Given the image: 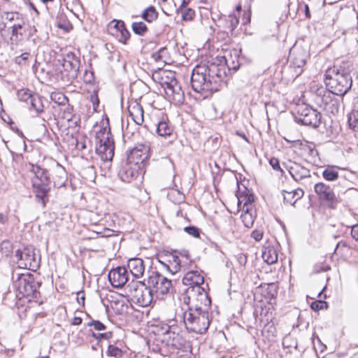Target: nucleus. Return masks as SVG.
<instances>
[{
	"mask_svg": "<svg viewBox=\"0 0 358 358\" xmlns=\"http://www.w3.org/2000/svg\"><path fill=\"white\" fill-rule=\"evenodd\" d=\"M352 65L349 62L329 68L324 74V83L328 90L313 82L309 93L313 101L328 113H338L340 102L335 95L343 96L352 86Z\"/></svg>",
	"mask_w": 358,
	"mask_h": 358,
	"instance_id": "f257e3e1",
	"label": "nucleus"
},
{
	"mask_svg": "<svg viewBox=\"0 0 358 358\" xmlns=\"http://www.w3.org/2000/svg\"><path fill=\"white\" fill-rule=\"evenodd\" d=\"M224 77V70L215 64L198 65L192 70V87L194 92L208 97L220 90Z\"/></svg>",
	"mask_w": 358,
	"mask_h": 358,
	"instance_id": "f03ea898",
	"label": "nucleus"
},
{
	"mask_svg": "<svg viewBox=\"0 0 358 358\" xmlns=\"http://www.w3.org/2000/svg\"><path fill=\"white\" fill-rule=\"evenodd\" d=\"M184 324L189 331L202 334L206 331L210 324L209 314L199 304L193 308L189 307L183 313Z\"/></svg>",
	"mask_w": 358,
	"mask_h": 358,
	"instance_id": "7ed1b4c3",
	"label": "nucleus"
},
{
	"mask_svg": "<svg viewBox=\"0 0 358 358\" xmlns=\"http://www.w3.org/2000/svg\"><path fill=\"white\" fill-rule=\"evenodd\" d=\"M96 152L103 161L112 160L114 155V142L111 137L108 122L103 123L96 131Z\"/></svg>",
	"mask_w": 358,
	"mask_h": 358,
	"instance_id": "20e7f679",
	"label": "nucleus"
},
{
	"mask_svg": "<svg viewBox=\"0 0 358 358\" xmlns=\"http://www.w3.org/2000/svg\"><path fill=\"white\" fill-rule=\"evenodd\" d=\"M29 170L34 175L31 178V182L36 193V197L38 201L44 207L48 193L50 189V178L47 170L42 169L38 165L30 164Z\"/></svg>",
	"mask_w": 358,
	"mask_h": 358,
	"instance_id": "39448f33",
	"label": "nucleus"
},
{
	"mask_svg": "<svg viewBox=\"0 0 358 358\" xmlns=\"http://www.w3.org/2000/svg\"><path fill=\"white\" fill-rule=\"evenodd\" d=\"M127 295L131 296L139 306H150L155 297L149 285L142 281L131 280L125 287Z\"/></svg>",
	"mask_w": 358,
	"mask_h": 358,
	"instance_id": "423d86ee",
	"label": "nucleus"
},
{
	"mask_svg": "<svg viewBox=\"0 0 358 358\" xmlns=\"http://www.w3.org/2000/svg\"><path fill=\"white\" fill-rule=\"evenodd\" d=\"M321 117L320 113L305 103L297 104L296 107L294 119L298 123L316 128L321 122Z\"/></svg>",
	"mask_w": 358,
	"mask_h": 358,
	"instance_id": "0eeeda50",
	"label": "nucleus"
},
{
	"mask_svg": "<svg viewBox=\"0 0 358 358\" xmlns=\"http://www.w3.org/2000/svg\"><path fill=\"white\" fill-rule=\"evenodd\" d=\"M155 296L162 299L171 288V281L157 271H152L147 280Z\"/></svg>",
	"mask_w": 358,
	"mask_h": 358,
	"instance_id": "6e6552de",
	"label": "nucleus"
},
{
	"mask_svg": "<svg viewBox=\"0 0 358 358\" xmlns=\"http://www.w3.org/2000/svg\"><path fill=\"white\" fill-rule=\"evenodd\" d=\"M79 61L73 54H67L59 69L60 78L64 84L71 83L78 76Z\"/></svg>",
	"mask_w": 358,
	"mask_h": 358,
	"instance_id": "1a4fd4ad",
	"label": "nucleus"
},
{
	"mask_svg": "<svg viewBox=\"0 0 358 358\" xmlns=\"http://www.w3.org/2000/svg\"><path fill=\"white\" fill-rule=\"evenodd\" d=\"M162 341L168 346L174 349H182L185 347L186 340L180 334L177 326L165 325L162 327Z\"/></svg>",
	"mask_w": 358,
	"mask_h": 358,
	"instance_id": "9d476101",
	"label": "nucleus"
},
{
	"mask_svg": "<svg viewBox=\"0 0 358 358\" xmlns=\"http://www.w3.org/2000/svg\"><path fill=\"white\" fill-rule=\"evenodd\" d=\"M15 287L22 297H36L39 284L31 275H22L15 282Z\"/></svg>",
	"mask_w": 358,
	"mask_h": 358,
	"instance_id": "9b49d317",
	"label": "nucleus"
},
{
	"mask_svg": "<svg viewBox=\"0 0 358 358\" xmlns=\"http://www.w3.org/2000/svg\"><path fill=\"white\" fill-rule=\"evenodd\" d=\"M16 256L19 257L18 264L21 268L35 271L39 266V261L32 248H25L22 251L18 250Z\"/></svg>",
	"mask_w": 358,
	"mask_h": 358,
	"instance_id": "f8f14e48",
	"label": "nucleus"
},
{
	"mask_svg": "<svg viewBox=\"0 0 358 358\" xmlns=\"http://www.w3.org/2000/svg\"><path fill=\"white\" fill-rule=\"evenodd\" d=\"M186 293L189 300L195 301L196 302V304H199V306L202 307L203 310L208 311L211 300L203 287L201 286L188 287L186 289Z\"/></svg>",
	"mask_w": 358,
	"mask_h": 358,
	"instance_id": "ddd939ff",
	"label": "nucleus"
},
{
	"mask_svg": "<svg viewBox=\"0 0 358 358\" xmlns=\"http://www.w3.org/2000/svg\"><path fill=\"white\" fill-rule=\"evenodd\" d=\"M184 271L185 272L182 278L184 285L189 286V287L203 285L204 278L201 274V271L194 263H190L189 266L186 268V271Z\"/></svg>",
	"mask_w": 358,
	"mask_h": 358,
	"instance_id": "4468645a",
	"label": "nucleus"
},
{
	"mask_svg": "<svg viewBox=\"0 0 358 358\" xmlns=\"http://www.w3.org/2000/svg\"><path fill=\"white\" fill-rule=\"evenodd\" d=\"M18 99L31 105V108L35 110L38 113L43 111V104L41 97L32 93L28 89H22L17 92Z\"/></svg>",
	"mask_w": 358,
	"mask_h": 358,
	"instance_id": "2eb2a0df",
	"label": "nucleus"
},
{
	"mask_svg": "<svg viewBox=\"0 0 358 358\" xmlns=\"http://www.w3.org/2000/svg\"><path fill=\"white\" fill-rule=\"evenodd\" d=\"M129 272L125 267L118 266L110 271L108 278L113 287L121 288L129 282Z\"/></svg>",
	"mask_w": 358,
	"mask_h": 358,
	"instance_id": "dca6fc26",
	"label": "nucleus"
},
{
	"mask_svg": "<svg viewBox=\"0 0 358 358\" xmlns=\"http://www.w3.org/2000/svg\"><path fill=\"white\" fill-rule=\"evenodd\" d=\"M108 31L122 43H125L130 37V33L122 20H112L108 25Z\"/></svg>",
	"mask_w": 358,
	"mask_h": 358,
	"instance_id": "f3484780",
	"label": "nucleus"
},
{
	"mask_svg": "<svg viewBox=\"0 0 358 358\" xmlns=\"http://www.w3.org/2000/svg\"><path fill=\"white\" fill-rule=\"evenodd\" d=\"M139 170V166L132 165V164L125 160L121 163L118 171V176L121 180L126 182H131L134 178L138 177Z\"/></svg>",
	"mask_w": 358,
	"mask_h": 358,
	"instance_id": "a211bd4d",
	"label": "nucleus"
},
{
	"mask_svg": "<svg viewBox=\"0 0 358 358\" xmlns=\"http://www.w3.org/2000/svg\"><path fill=\"white\" fill-rule=\"evenodd\" d=\"M314 189L320 200L328 202L331 206L338 202L334 190L329 185L318 182L315 185Z\"/></svg>",
	"mask_w": 358,
	"mask_h": 358,
	"instance_id": "6ab92c4d",
	"label": "nucleus"
},
{
	"mask_svg": "<svg viewBox=\"0 0 358 358\" xmlns=\"http://www.w3.org/2000/svg\"><path fill=\"white\" fill-rule=\"evenodd\" d=\"M167 98L176 105H181L185 100L184 92L178 81H172L164 90Z\"/></svg>",
	"mask_w": 358,
	"mask_h": 358,
	"instance_id": "aec40b11",
	"label": "nucleus"
},
{
	"mask_svg": "<svg viewBox=\"0 0 358 358\" xmlns=\"http://www.w3.org/2000/svg\"><path fill=\"white\" fill-rule=\"evenodd\" d=\"M290 59V66L294 69V71L296 76H299L303 71V67L304 66L307 54L303 50H294L289 55Z\"/></svg>",
	"mask_w": 358,
	"mask_h": 358,
	"instance_id": "412c9836",
	"label": "nucleus"
},
{
	"mask_svg": "<svg viewBox=\"0 0 358 358\" xmlns=\"http://www.w3.org/2000/svg\"><path fill=\"white\" fill-rule=\"evenodd\" d=\"M148 149L145 146H141V148H134L130 150L127 155V161L132 164V165H136L139 166L141 169V165L148 159Z\"/></svg>",
	"mask_w": 358,
	"mask_h": 358,
	"instance_id": "4be33fe9",
	"label": "nucleus"
},
{
	"mask_svg": "<svg viewBox=\"0 0 358 358\" xmlns=\"http://www.w3.org/2000/svg\"><path fill=\"white\" fill-rule=\"evenodd\" d=\"M288 171L296 181L310 176L309 170L296 162L291 163L288 167Z\"/></svg>",
	"mask_w": 358,
	"mask_h": 358,
	"instance_id": "5701e85b",
	"label": "nucleus"
},
{
	"mask_svg": "<svg viewBox=\"0 0 358 358\" xmlns=\"http://www.w3.org/2000/svg\"><path fill=\"white\" fill-rule=\"evenodd\" d=\"M129 116L137 125L144 122L143 107L137 102H132L128 106Z\"/></svg>",
	"mask_w": 358,
	"mask_h": 358,
	"instance_id": "b1692460",
	"label": "nucleus"
},
{
	"mask_svg": "<svg viewBox=\"0 0 358 358\" xmlns=\"http://www.w3.org/2000/svg\"><path fill=\"white\" fill-rule=\"evenodd\" d=\"M127 267L131 275L136 278L141 277L145 271L143 261L140 258H132L129 259Z\"/></svg>",
	"mask_w": 358,
	"mask_h": 358,
	"instance_id": "393cba45",
	"label": "nucleus"
},
{
	"mask_svg": "<svg viewBox=\"0 0 358 358\" xmlns=\"http://www.w3.org/2000/svg\"><path fill=\"white\" fill-rule=\"evenodd\" d=\"M52 176L55 185L62 186L64 184L66 178V171L64 168L58 163L54 165Z\"/></svg>",
	"mask_w": 358,
	"mask_h": 358,
	"instance_id": "a878e982",
	"label": "nucleus"
},
{
	"mask_svg": "<svg viewBox=\"0 0 358 358\" xmlns=\"http://www.w3.org/2000/svg\"><path fill=\"white\" fill-rule=\"evenodd\" d=\"M173 262L176 264V268L183 269V271H186V268L189 266L190 263H192V261L189 262V253L185 250L180 253V257L173 256Z\"/></svg>",
	"mask_w": 358,
	"mask_h": 358,
	"instance_id": "bb28decb",
	"label": "nucleus"
},
{
	"mask_svg": "<svg viewBox=\"0 0 358 358\" xmlns=\"http://www.w3.org/2000/svg\"><path fill=\"white\" fill-rule=\"evenodd\" d=\"M303 194V191L301 189L292 190L290 192L282 191L284 201L290 205H294L297 200L302 197Z\"/></svg>",
	"mask_w": 358,
	"mask_h": 358,
	"instance_id": "cd10ccee",
	"label": "nucleus"
},
{
	"mask_svg": "<svg viewBox=\"0 0 358 358\" xmlns=\"http://www.w3.org/2000/svg\"><path fill=\"white\" fill-rule=\"evenodd\" d=\"M262 258L268 264H273L278 261V253L273 247H266L262 252Z\"/></svg>",
	"mask_w": 358,
	"mask_h": 358,
	"instance_id": "c85d7f7f",
	"label": "nucleus"
},
{
	"mask_svg": "<svg viewBox=\"0 0 358 358\" xmlns=\"http://www.w3.org/2000/svg\"><path fill=\"white\" fill-rule=\"evenodd\" d=\"M158 12L153 6L146 8L141 14V17L148 22H152L158 18Z\"/></svg>",
	"mask_w": 358,
	"mask_h": 358,
	"instance_id": "c756f323",
	"label": "nucleus"
},
{
	"mask_svg": "<svg viewBox=\"0 0 358 358\" xmlns=\"http://www.w3.org/2000/svg\"><path fill=\"white\" fill-rule=\"evenodd\" d=\"M156 131L159 136L166 137L172 134L173 129L167 122L161 120L157 124Z\"/></svg>",
	"mask_w": 358,
	"mask_h": 358,
	"instance_id": "7c9ffc66",
	"label": "nucleus"
},
{
	"mask_svg": "<svg viewBox=\"0 0 358 358\" xmlns=\"http://www.w3.org/2000/svg\"><path fill=\"white\" fill-rule=\"evenodd\" d=\"M245 207V209L243 208V213L241 214V217L244 225L247 228H250L253 225L255 220L254 216L252 215V209L250 208L248 205L246 206Z\"/></svg>",
	"mask_w": 358,
	"mask_h": 358,
	"instance_id": "2f4dec72",
	"label": "nucleus"
},
{
	"mask_svg": "<svg viewBox=\"0 0 358 358\" xmlns=\"http://www.w3.org/2000/svg\"><path fill=\"white\" fill-rule=\"evenodd\" d=\"M234 58L233 57L231 53L229 55L225 56V63L228 66L229 69L238 70L239 68V62L238 59V54L237 51L234 50Z\"/></svg>",
	"mask_w": 358,
	"mask_h": 358,
	"instance_id": "473e14b6",
	"label": "nucleus"
},
{
	"mask_svg": "<svg viewBox=\"0 0 358 358\" xmlns=\"http://www.w3.org/2000/svg\"><path fill=\"white\" fill-rule=\"evenodd\" d=\"M172 81H177L175 77V73L173 71H163L160 83L164 90Z\"/></svg>",
	"mask_w": 358,
	"mask_h": 358,
	"instance_id": "72a5a7b5",
	"label": "nucleus"
},
{
	"mask_svg": "<svg viewBox=\"0 0 358 358\" xmlns=\"http://www.w3.org/2000/svg\"><path fill=\"white\" fill-rule=\"evenodd\" d=\"M131 29L134 34L144 36L148 31V27L143 22H134L131 24Z\"/></svg>",
	"mask_w": 358,
	"mask_h": 358,
	"instance_id": "f704fd0d",
	"label": "nucleus"
},
{
	"mask_svg": "<svg viewBox=\"0 0 358 358\" xmlns=\"http://www.w3.org/2000/svg\"><path fill=\"white\" fill-rule=\"evenodd\" d=\"M322 176L328 181H335L338 178V173L334 167H327L322 171Z\"/></svg>",
	"mask_w": 358,
	"mask_h": 358,
	"instance_id": "c9c22d12",
	"label": "nucleus"
},
{
	"mask_svg": "<svg viewBox=\"0 0 358 358\" xmlns=\"http://www.w3.org/2000/svg\"><path fill=\"white\" fill-rule=\"evenodd\" d=\"M50 99L52 101L61 106L65 105L68 101L66 96L63 93L59 92H52L50 94Z\"/></svg>",
	"mask_w": 358,
	"mask_h": 358,
	"instance_id": "e433bc0d",
	"label": "nucleus"
},
{
	"mask_svg": "<svg viewBox=\"0 0 358 358\" xmlns=\"http://www.w3.org/2000/svg\"><path fill=\"white\" fill-rule=\"evenodd\" d=\"M1 18L3 21L10 22L13 24L21 18V15L17 12H3L1 15Z\"/></svg>",
	"mask_w": 358,
	"mask_h": 358,
	"instance_id": "4c0bfd02",
	"label": "nucleus"
},
{
	"mask_svg": "<svg viewBox=\"0 0 358 358\" xmlns=\"http://www.w3.org/2000/svg\"><path fill=\"white\" fill-rule=\"evenodd\" d=\"M177 12L181 13L182 19L184 21L192 20L194 18V17L195 16L194 10L190 8H179L177 10Z\"/></svg>",
	"mask_w": 358,
	"mask_h": 358,
	"instance_id": "58836bf2",
	"label": "nucleus"
},
{
	"mask_svg": "<svg viewBox=\"0 0 358 358\" xmlns=\"http://www.w3.org/2000/svg\"><path fill=\"white\" fill-rule=\"evenodd\" d=\"M239 23L238 17L235 14H230L226 19V26L231 31H234Z\"/></svg>",
	"mask_w": 358,
	"mask_h": 358,
	"instance_id": "ea45409f",
	"label": "nucleus"
},
{
	"mask_svg": "<svg viewBox=\"0 0 358 358\" xmlns=\"http://www.w3.org/2000/svg\"><path fill=\"white\" fill-rule=\"evenodd\" d=\"M253 201L254 198L252 195H246L244 196L238 197V207L240 208L241 203H243V208L245 209V206L248 205L249 208L252 209Z\"/></svg>",
	"mask_w": 358,
	"mask_h": 358,
	"instance_id": "a19ab883",
	"label": "nucleus"
},
{
	"mask_svg": "<svg viewBox=\"0 0 358 358\" xmlns=\"http://www.w3.org/2000/svg\"><path fill=\"white\" fill-rule=\"evenodd\" d=\"M107 355L111 357L120 358L122 356V351L119 348L109 345L107 350Z\"/></svg>",
	"mask_w": 358,
	"mask_h": 358,
	"instance_id": "79ce46f5",
	"label": "nucleus"
},
{
	"mask_svg": "<svg viewBox=\"0 0 358 358\" xmlns=\"http://www.w3.org/2000/svg\"><path fill=\"white\" fill-rule=\"evenodd\" d=\"M349 124L355 131H358V110L354 111L349 117Z\"/></svg>",
	"mask_w": 358,
	"mask_h": 358,
	"instance_id": "37998d69",
	"label": "nucleus"
},
{
	"mask_svg": "<svg viewBox=\"0 0 358 358\" xmlns=\"http://www.w3.org/2000/svg\"><path fill=\"white\" fill-rule=\"evenodd\" d=\"M23 24H24V21L22 17L20 19H19L16 22L11 24L12 34L13 36L17 35L18 30L22 29Z\"/></svg>",
	"mask_w": 358,
	"mask_h": 358,
	"instance_id": "c03bdc74",
	"label": "nucleus"
},
{
	"mask_svg": "<svg viewBox=\"0 0 358 358\" xmlns=\"http://www.w3.org/2000/svg\"><path fill=\"white\" fill-rule=\"evenodd\" d=\"M185 231L193 237L197 238L199 236L200 230L199 228L193 226L186 227L184 229Z\"/></svg>",
	"mask_w": 358,
	"mask_h": 358,
	"instance_id": "a18cd8bd",
	"label": "nucleus"
},
{
	"mask_svg": "<svg viewBox=\"0 0 358 358\" xmlns=\"http://www.w3.org/2000/svg\"><path fill=\"white\" fill-rule=\"evenodd\" d=\"M310 307L313 310L317 311L327 307V303L321 300L316 301L311 303Z\"/></svg>",
	"mask_w": 358,
	"mask_h": 358,
	"instance_id": "49530a36",
	"label": "nucleus"
},
{
	"mask_svg": "<svg viewBox=\"0 0 358 358\" xmlns=\"http://www.w3.org/2000/svg\"><path fill=\"white\" fill-rule=\"evenodd\" d=\"M348 248L349 247L345 241H340L339 243H338L334 252L338 254H343L345 252V250H348Z\"/></svg>",
	"mask_w": 358,
	"mask_h": 358,
	"instance_id": "de8ad7c7",
	"label": "nucleus"
},
{
	"mask_svg": "<svg viewBox=\"0 0 358 358\" xmlns=\"http://www.w3.org/2000/svg\"><path fill=\"white\" fill-rule=\"evenodd\" d=\"M89 327H94L96 331H103L106 329V326L99 320H93L88 322Z\"/></svg>",
	"mask_w": 358,
	"mask_h": 358,
	"instance_id": "09e8293b",
	"label": "nucleus"
},
{
	"mask_svg": "<svg viewBox=\"0 0 358 358\" xmlns=\"http://www.w3.org/2000/svg\"><path fill=\"white\" fill-rule=\"evenodd\" d=\"M270 165L275 171L280 170L279 160L277 158L273 157L269 161Z\"/></svg>",
	"mask_w": 358,
	"mask_h": 358,
	"instance_id": "8fccbe9b",
	"label": "nucleus"
},
{
	"mask_svg": "<svg viewBox=\"0 0 358 358\" xmlns=\"http://www.w3.org/2000/svg\"><path fill=\"white\" fill-rule=\"evenodd\" d=\"M251 237L253 238L255 241H259L263 238V232L259 230H255L252 232Z\"/></svg>",
	"mask_w": 358,
	"mask_h": 358,
	"instance_id": "3c124183",
	"label": "nucleus"
},
{
	"mask_svg": "<svg viewBox=\"0 0 358 358\" xmlns=\"http://www.w3.org/2000/svg\"><path fill=\"white\" fill-rule=\"evenodd\" d=\"M29 57V53L28 52H24V53H22L20 57H17L16 58V62L18 63L19 64H22L24 62H26V60L28 59Z\"/></svg>",
	"mask_w": 358,
	"mask_h": 358,
	"instance_id": "603ef678",
	"label": "nucleus"
},
{
	"mask_svg": "<svg viewBox=\"0 0 358 358\" xmlns=\"http://www.w3.org/2000/svg\"><path fill=\"white\" fill-rule=\"evenodd\" d=\"M351 235L354 239L358 241V224L352 227Z\"/></svg>",
	"mask_w": 358,
	"mask_h": 358,
	"instance_id": "864d4df0",
	"label": "nucleus"
},
{
	"mask_svg": "<svg viewBox=\"0 0 358 358\" xmlns=\"http://www.w3.org/2000/svg\"><path fill=\"white\" fill-rule=\"evenodd\" d=\"M97 234H100L101 237H110L112 236V231L109 229H104L103 231H96Z\"/></svg>",
	"mask_w": 358,
	"mask_h": 358,
	"instance_id": "5fc2aeb1",
	"label": "nucleus"
},
{
	"mask_svg": "<svg viewBox=\"0 0 358 358\" xmlns=\"http://www.w3.org/2000/svg\"><path fill=\"white\" fill-rule=\"evenodd\" d=\"M77 301L80 305L83 306L85 303V296L83 292L77 293Z\"/></svg>",
	"mask_w": 358,
	"mask_h": 358,
	"instance_id": "6e6d98bb",
	"label": "nucleus"
},
{
	"mask_svg": "<svg viewBox=\"0 0 358 358\" xmlns=\"http://www.w3.org/2000/svg\"><path fill=\"white\" fill-rule=\"evenodd\" d=\"M91 100L93 104V107L96 110V108L99 106V103L97 94L92 95L91 96Z\"/></svg>",
	"mask_w": 358,
	"mask_h": 358,
	"instance_id": "4d7b16f0",
	"label": "nucleus"
},
{
	"mask_svg": "<svg viewBox=\"0 0 358 358\" xmlns=\"http://www.w3.org/2000/svg\"><path fill=\"white\" fill-rule=\"evenodd\" d=\"M92 336L96 338V339H107L108 338V334L105 333V334H95V333H93L92 334Z\"/></svg>",
	"mask_w": 358,
	"mask_h": 358,
	"instance_id": "13d9d810",
	"label": "nucleus"
},
{
	"mask_svg": "<svg viewBox=\"0 0 358 358\" xmlns=\"http://www.w3.org/2000/svg\"><path fill=\"white\" fill-rule=\"evenodd\" d=\"M173 194H176L178 195V201H180L183 200L184 196L179 191H172L168 194V196H171Z\"/></svg>",
	"mask_w": 358,
	"mask_h": 358,
	"instance_id": "bf43d9fd",
	"label": "nucleus"
},
{
	"mask_svg": "<svg viewBox=\"0 0 358 358\" xmlns=\"http://www.w3.org/2000/svg\"><path fill=\"white\" fill-rule=\"evenodd\" d=\"M71 323L72 325H80L82 323V319L80 317H74Z\"/></svg>",
	"mask_w": 358,
	"mask_h": 358,
	"instance_id": "052dcab7",
	"label": "nucleus"
},
{
	"mask_svg": "<svg viewBox=\"0 0 358 358\" xmlns=\"http://www.w3.org/2000/svg\"><path fill=\"white\" fill-rule=\"evenodd\" d=\"M303 7H304V11H305L306 16L308 18L310 17V13L308 6L307 4H304Z\"/></svg>",
	"mask_w": 358,
	"mask_h": 358,
	"instance_id": "680f3d73",
	"label": "nucleus"
},
{
	"mask_svg": "<svg viewBox=\"0 0 358 358\" xmlns=\"http://www.w3.org/2000/svg\"><path fill=\"white\" fill-rule=\"evenodd\" d=\"M189 3V1L188 0H183L179 8H186V6Z\"/></svg>",
	"mask_w": 358,
	"mask_h": 358,
	"instance_id": "e2e57ef3",
	"label": "nucleus"
},
{
	"mask_svg": "<svg viewBox=\"0 0 358 358\" xmlns=\"http://www.w3.org/2000/svg\"><path fill=\"white\" fill-rule=\"evenodd\" d=\"M294 1H296L298 3L297 0H289L288 7H289V10L291 9V8L294 3Z\"/></svg>",
	"mask_w": 358,
	"mask_h": 358,
	"instance_id": "0e129e2a",
	"label": "nucleus"
},
{
	"mask_svg": "<svg viewBox=\"0 0 358 358\" xmlns=\"http://www.w3.org/2000/svg\"><path fill=\"white\" fill-rule=\"evenodd\" d=\"M6 3V1L5 0H0V10L2 8L3 4H5Z\"/></svg>",
	"mask_w": 358,
	"mask_h": 358,
	"instance_id": "69168bd1",
	"label": "nucleus"
},
{
	"mask_svg": "<svg viewBox=\"0 0 358 358\" xmlns=\"http://www.w3.org/2000/svg\"><path fill=\"white\" fill-rule=\"evenodd\" d=\"M241 9H242V7H241V5H238V6H236V10L238 12H240V11L241 10Z\"/></svg>",
	"mask_w": 358,
	"mask_h": 358,
	"instance_id": "338daca9",
	"label": "nucleus"
},
{
	"mask_svg": "<svg viewBox=\"0 0 358 358\" xmlns=\"http://www.w3.org/2000/svg\"><path fill=\"white\" fill-rule=\"evenodd\" d=\"M85 148V145L84 143H82L81 145H80V148L79 149L83 150Z\"/></svg>",
	"mask_w": 358,
	"mask_h": 358,
	"instance_id": "774afa93",
	"label": "nucleus"
}]
</instances>
